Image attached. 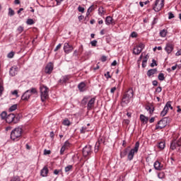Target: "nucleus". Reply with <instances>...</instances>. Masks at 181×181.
I'll list each match as a JSON object with an SVG mask.
<instances>
[{
	"label": "nucleus",
	"mask_w": 181,
	"mask_h": 181,
	"mask_svg": "<svg viewBox=\"0 0 181 181\" xmlns=\"http://www.w3.org/2000/svg\"><path fill=\"white\" fill-rule=\"evenodd\" d=\"M105 23L106 25H114L115 23L114 22V19L111 16H107L105 18Z\"/></svg>",
	"instance_id": "nucleus-16"
},
{
	"label": "nucleus",
	"mask_w": 181,
	"mask_h": 181,
	"mask_svg": "<svg viewBox=\"0 0 181 181\" xmlns=\"http://www.w3.org/2000/svg\"><path fill=\"white\" fill-rule=\"evenodd\" d=\"M169 124V118L164 117L156 126V129H163Z\"/></svg>",
	"instance_id": "nucleus-6"
},
{
	"label": "nucleus",
	"mask_w": 181,
	"mask_h": 181,
	"mask_svg": "<svg viewBox=\"0 0 181 181\" xmlns=\"http://www.w3.org/2000/svg\"><path fill=\"white\" fill-rule=\"evenodd\" d=\"M181 55V49H179L176 54H175V56H180Z\"/></svg>",
	"instance_id": "nucleus-64"
},
{
	"label": "nucleus",
	"mask_w": 181,
	"mask_h": 181,
	"mask_svg": "<svg viewBox=\"0 0 181 181\" xmlns=\"http://www.w3.org/2000/svg\"><path fill=\"white\" fill-rule=\"evenodd\" d=\"M52 153V151L50 150H44V155H50Z\"/></svg>",
	"instance_id": "nucleus-49"
},
{
	"label": "nucleus",
	"mask_w": 181,
	"mask_h": 181,
	"mask_svg": "<svg viewBox=\"0 0 181 181\" xmlns=\"http://www.w3.org/2000/svg\"><path fill=\"white\" fill-rule=\"evenodd\" d=\"M156 71L158 70L156 69H150L147 71V76L148 77H151V76H153V74H156Z\"/></svg>",
	"instance_id": "nucleus-20"
},
{
	"label": "nucleus",
	"mask_w": 181,
	"mask_h": 181,
	"mask_svg": "<svg viewBox=\"0 0 181 181\" xmlns=\"http://www.w3.org/2000/svg\"><path fill=\"white\" fill-rule=\"evenodd\" d=\"M10 181H21V178H19L18 176H15L11 177Z\"/></svg>",
	"instance_id": "nucleus-41"
},
{
	"label": "nucleus",
	"mask_w": 181,
	"mask_h": 181,
	"mask_svg": "<svg viewBox=\"0 0 181 181\" xmlns=\"http://www.w3.org/2000/svg\"><path fill=\"white\" fill-rule=\"evenodd\" d=\"M162 91V87L158 86L156 89V93H160Z\"/></svg>",
	"instance_id": "nucleus-55"
},
{
	"label": "nucleus",
	"mask_w": 181,
	"mask_h": 181,
	"mask_svg": "<svg viewBox=\"0 0 181 181\" xmlns=\"http://www.w3.org/2000/svg\"><path fill=\"white\" fill-rule=\"evenodd\" d=\"M96 144H99V145H101V144H104V139H103V138L99 139Z\"/></svg>",
	"instance_id": "nucleus-52"
},
{
	"label": "nucleus",
	"mask_w": 181,
	"mask_h": 181,
	"mask_svg": "<svg viewBox=\"0 0 181 181\" xmlns=\"http://www.w3.org/2000/svg\"><path fill=\"white\" fill-rule=\"evenodd\" d=\"M69 80H70V76L65 75L59 79V83L61 84H64L66 81H69Z\"/></svg>",
	"instance_id": "nucleus-17"
},
{
	"label": "nucleus",
	"mask_w": 181,
	"mask_h": 181,
	"mask_svg": "<svg viewBox=\"0 0 181 181\" xmlns=\"http://www.w3.org/2000/svg\"><path fill=\"white\" fill-rule=\"evenodd\" d=\"M18 108V105H13L12 106H11V107L9 108V112H13V111H15L16 110H17Z\"/></svg>",
	"instance_id": "nucleus-33"
},
{
	"label": "nucleus",
	"mask_w": 181,
	"mask_h": 181,
	"mask_svg": "<svg viewBox=\"0 0 181 181\" xmlns=\"http://www.w3.org/2000/svg\"><path fill=\"white\" fill-rule=\"evenodd\" d=\"M139 149V141H136L134 146V148L131 149L127 154V159L129 160H132L134 159V156L135 153H138V151Z\"/></svg>",
	"instance_id": "nucleus-5"
},
{
	"label": "nucleus",
	"mask_w": 181,
	"mask_h": 181,
	"mask_svg": "<svg viewBox=\"0 0 181 181\" xmlns=\"http://www.w3.org/2000/svg\"><path fill=\"white\" fill-rule=\"evenodd\" d=\"M158 78L160 81H163V80H165V74L163 73H160L158 76Z\"/></svg>",
	"instance_id": "nucleus-31"
},
{
	"label": "nucleus",
	"mask_w": 181,
	"mask_h": 181,
	"mask_svg": "<svg viewBox=\"0 0 181 181\" xmlns=\"http://www.w3.org/2000/svg\"><path fill=\"white\" fill-rule=\"evenodd\" d=\"M8 15L10 16H13L15 15V11L12 8H8Z\"/></svg>",
	"instance_id": "nucleus-40"
},
{
	"label": "nucleus",
	"mask_w": 181,
	"mask_h": 181,
	"mask_svg": "<svg viewBox=\"0 0 181 181\" xmlns=\"http://www.w3.org/2000/svg\"><path fill=\"white\" fill-rule=\"evenodd\" d=\"M54 65L52 62H49L45 66V72L46 74H52V71H53V69Z\"/></svg>",
	"instance_id": "nucleus-12"
},
{
	"label": "nucleus",
	"mask_w": 181,
	"mask_h": 181,
	"mask_svg": "<svg viewBox=\"0 0 181 181\" xmlns=\"http://www.w3.org/2000/svg\"><path fill=\"white\" fill-rule=\"evenodd\" d=\"M172 106V102L168 101L166 103L165 107L167 108V110H169V108H170V107Z\"/></svg>",
	"instance_id": "nucleus-39"
},
{
	"label": "nucleus",
	"mask_w": 181,
	"mask_h": 181,
	"mask_svg": "<svg viewBox=\"0 0 181 181\" xmlns=\"http://www.w3.org/2000/svg\"><path fill=\"white\" fill-rule=\"evenodd\" d=\"M138 36V34L136 32H132L131 34L132 37H136Z\"/></svg>",
	"instance_id": "nucleus-56"
},
{
	"label": "nucleus",
	"mask_w": 181,
	"mask_h": 181,
	"mask_svg": "<svg viewBox=\"0 0 181 181\" xmlns=\"http://www.w3.org/2000/svg\"><path fill=\"white\" fill-rule=\"evenodd\" d=\"M87 130V127H82L81 129V134H86V131Z\"/></svg>",
	"instance_id": "nucleus-48"
},
{
	"label": "nucleus",
	"mask_w": 181,
	"mask_h": 181,
	"mask_svg": "<svg viewBox=\"0 0 181 181\" xmlns=\"http://www.w3.org/2000/svg\"><path fill=\"white\" fill-rule=\"evenodd\" d=\"M168 111H169L168 110V108L164 107L163 111L160 112V116L161 117H165V115H166V114H168Z\"/></svg>",
	"instance_id": "nucleus-30"
},
{
	"label": "nucleus",
	"mask_w": 181,
	"mask_h": 181,
	"mask_svg": "<svg viewBox=\"0 0 181 181\" xmlns=\"http://www.w3.org/2000/svg\"><path fill=\"white\" fill-rule=\"evenodd\" d=\"M141 52H142L141 49H139L138 47H136L134 48V51H133L134 54L138 55L141 53Z\"/></svg>",
	"instance_id": "nucleus-27"
},
{
	"label": "nucleus",
	"mask_w": 181,
	"mask_h": 181,
	"mask_svg": "<svg viewBox=\"0 0 181 181\" xmlns=\"http://www.w3.org/2000/svg\"><path fill=\"white\" fill-rule=\"evenodd\" d=\"M155 66H157L156 61L155 59H153L152 63L151 64V67H155Z\"/></svg>",
	"instance_id": "nucleus-53"
},
{
	"label": "nucleus",
	"mask_w": 181,
	"mask_h": 181,
	"mask_svg": "<svg viewBox=\"0 0 181 181\" xmlns=\"http://www.w3.org/2000/svg\"><path fill=\"white\" fill-rule=\"evenodd\" d=\"M0 117L1 119H6V117H8L6 112H2L0 115Z\"/></svg>",
	"instance_id": "nucleus-34"
},
{
	"label": "nucleus",
	"mask_w": 181,
	"mask_h": 181,
	"mask_svg": "<svg viewBox=\"0 0 181 181\" xmlns=\"http://www.w3.org/2000/svg\"><path fill=\"white\" fill-rule=\"evenodd\" d=\"M90 45H91V46H93V47L97 46V40H95L91 41Z\"/></svg>",
	"instance_id": "nucleus-51"
},
{
	"label": "nucleus",
	"mask_w": 181,
	"mask_h": 181,
	"mask_svg": "<svg viewBox=\"0 0 181 181\" xmlns=\"http://www.w3.org/2000/svg\"><path fill=\"white\" fill-rule=\"evenodd\" d=\"M173 45L170 44V43H168L165 45V52H167L168 54H170L172 53V52H173Z\"/></svg>",
	"instance_id": "nucleus-14"
},
{
	"label": "nucleus",
	"mask_w": 181,
	"mask_h": 181,
	"mask_svg": "<svg viewBox=\"0 0 181 181\" xmlns=\"http://www.w3.org/2000/svg\"><path fill=\"white\" fill-rule=\"evenodd\" d=\"M127 155H128V148L123 150L120 153L121 158H124V156H127Z\"/></svg>",
	"instance_id": "nucleus-29"
},
{
	"label": "nucleus",
	"mask_w": 181,
	"mask_h": 181,
	"mask_svg": "<svg viewBox=\"0 0 181 181\" xmlns=\"http://www.w3.org/2000/svg\"><path fill=\"white\" fill-rule=\"evenodd\" d=\"M100 146L98 143H96L95 145V150L94 152L95 153H97V152H98V151L100 150Z\"/></svg>",
	"instance_id": "nucleus-38"
},
{
	"label": "nucleus",
	"mask_w": 181,
	"mask_h": 181,
	"mask_svg": "<svg viewBox=\"0 0 181 181\" xmlns=\"http://www.w3.org/2000/svg\"><path fill=\"white\" fill-rule=\"evenodd\" d=\"M95 103V98H91L88 103V110H91L94 106V103Z\"/></svg>",
	"instance_id": "nucleus-19"
},
{
	"label": "nucleus",
	"mask_w": 181,
	"mask_h": 181,
	"mask_svg": "<svg viewBox=\"0 0 181 181\" xmlns=\"http://www.w3.org/2000/svg\"><path fill=\"white\" fill-rule=\"evenodd\" d=\"M2 91H4V86L2 79H0V97L2 95Z\"/></svg>",
	"instance_id": "nucleus-35"
},
{
	"label": "nucleus",
	"mask_w": 181,
	"mask_h": 181,
	"mask_svg": "<svg viewBox=\"0 0 181 181\" xmlns=\"http://www.w3.org/2000/svg\"><path fill=\"white\" fill-rule=\"evenodd\" d=\"M22 128L17 127L15 128L11 133V139L13 141H19V138L22 136Z\"/></svg>",
	"instance_id": "nucleus-2"
},
{
	"label": "nucleus",
	"mask_w": 181,
	"mask_h": 181,
	"mask_svg": "<svg viewBox=\"0 0 181 181\" xmlns=\"http://www.w3.org/2000/svg\"><path fill=\"white\" fill-rule=\"evenodd\" d=\"M93 11H94V5H91L88 8V11L89 12V13H91V12H93Z\"/></svg>",
	"instance_id": "nucleus-46"
},
{
	"label": "nucleus",
	"mask_w": 181,
	"mask_h": 181,
	"mask_svg": "<svg viewBox=\"0 0 181 181\" xmlns=\"http://www.w3.org/2000/svg\"><path fill=\"white\" fill-rule=\"evenodd\" d=\"M146 110L149 112V114H153V111H155V107H153V106H146Z\"/></svg>",
	"instance_id": "nucleus-26"
},
{
	"label": "nucleus",
	"mask_w": 181,
	"mask_h": 181,
	"mask_svg": "<svg viewBox=\"0 0 181 181\" xmlns=\"http://www.w3.org/2000/svg\"><path fill=\"white\" fill-rule=\"evenodd\" d=\"M140 119L143 124H148V117L144 115H140Z\"/></svg>",
	"instance_id": "nucleus-21"
},
{
	"label": "nucleus",
	"mask_w": 181,
	"mask_h": 181,
	"mask_svg": "<svg viewBox=\"0 0 181 181\" xmlns=\"http://www.w3.org/2000/svg\"><path fill=\"white\" fill-rule=\"evenodd\" d=\"M37 90H36V88H31L30 90H26L23 95L21 96V100L23 101H28L30 98L32 94H37Z\"/></svg>",
	"instance_id": "nucleus-4"
},
{
	"label": "nucleus",
	"mask_w": 181,
	"mask_h": 181,
	"mask_svg": "<svg viewBox=\"0 0 181 181\" xmlns=\"http://www.w3.org/2000/svg\"><path fill=\"white\" fill-rule=\"evenodd\" d=\"M148 59H149V56L147 54L145 56L142 61V67L145 68L146 67V63H148Z\"/></svg>",
	"instance_id": "nucleus-23"
},
{
	"label": "nucleus",
	"mask_w": 181,
	"mask_h": 181,
	"mask_svg": "<svg viewBox=\"0 0 181 181\" xmlns=\"http://www.w3.org/2000/svg\"><path fill=\"white\" fill-rule=\"evenodd\" d=\"M105 11H104V7L100 6L98 8V13L99 15H100V16H104V13H105Z\"/></svg>",
	"instance_id": "nucleus-28"
},
{
	"label": "nucleus",
	"mask_w": 181,
	"mask_h": 181,
	"mask_svg": "<svg viewBox=\"0 0 181 181\" xmlns=\"http://www.w3.org/2000/svg\"><path fill=\"white\" fill-rule=\"evenodd\" d=\"M166 35H168V30H166L165 29L160 31V36L161 37H166Z\"/></svg>",
	"instance_id": "nucleus-25"
},
{
	"label": "nucleus",
	"mask_w": 181,
	"mask_h": 181,
	"mask_svg": "<svg viewBox=\"0 0 181 181\" xmlns=\"http://www.w3.org/2000/svg\"><path fill=\"white\" fill-rule=\"evenodd\" d=\"M73 46L69 45V42H65L64 45V52L66 54H69V53H71L74 50Z\"/></svg>",
	"instance_id": "nucleus-11"
},
{
	"label": "nucleus",
	"mask_w": 181,
	"mask_h": 181,
	"mask_svg": "<svg viewBox=\"0 0 181 181\" xmlns=\"http://www.w3.org/2000/svg\"><path fill=\"white\" fill-rule=\"evenodd\" d=\"M27 25H34L35 21L32 18H28L26 21Z\"/></svg>",
	"instance_id": "nucleus-37"
},
{
	"label": "nucleus",
	"mask_w": 181,
	"mask_h": 181,
	"mask_svg": "<svg viewBox=\"0 0 181 181\" xmlns=\"http://www.w3.org/2000/svg\"><path fill=\"white\" fill-rule=\"evenodd\" d=\"M14 55H15V53L13 52H11L8 54L7 57H8V59H12Z\"/></svg>",
	"instance_id": "nucleus-44"
},
{
	"label": "nucleus",
	"mask_w": 181,
	"mask_h": 181,
	"mask_svg": "<svg viewBox=\"0 0 181 181\" xmlns=\"http://www.w3.org/2000/svg\"><path fill=\"white\" fill-rule=\"evenodd\" d=\"M73 169L72 165H69L68 166L65 167V172L67 173L68 172H70Z\"/></svg>",
	"instance_id": "nucleus-36"
},
{
	"label": "nucleus",
	"mask_w": 181,
	"mask_h": 181,
	"mask_svg": "<svg viewBox=\"0 0 181 181\" xmlns=\"http://www.w3.org/2000/svg\"><path fill=\"white\" fill-rule=\"evenodd\" d=\"M78 88L81 91H84L86 88V83L84 82H81L78 85Z\"/></svg>",
	"instance_id": "nucleus-22"
},
{
	"label": "nucleus",
	"mask_w": 181,
	"mask_h": 181,
	"mask_svg": "<svg viewBox=\"0 0 181 181\" xmlns=\"http://www.w3.org/2000/svg\"><path fill=\"white\" fill-rule=\"evenodd\" d=\"M47 173H49V168L47 166H45L40 171V175L42 177H47Z\"/></svg>",
	"instance_id": "nucleus-15"
},
{
	"label": "nucleus",
	"mask_w": 181,
	"mask_h": 181,
	"mask_svg": "<svg viewBox=\"0 0 181 181\" xmlns=\"http://www.w3.org/2000/svg\"><path fill=\"white\" fill-rule=\"evenodd\" d=\"M117 90V87H113L110 89V93L112 94H114V93H115V90Z\"/></svg>",
	"instance_id": "nucleus-58"
},
{
	"label": "nucleus",
	"mask_w": 181,
	"mask_h": 181,
	"mask_svg": "<svg viewBox=\"0 0 181 181\" xmlns=\"http://www.w3.org/2000/svg\"><path fill=\"white\" fill-rule=\"evenodd\" d=\"M18 66H12L11 68H10L9 70V75L11 76V77H15V76H16V74H18Z\"/></svg>",
	"instance_id": "nucleus-13"
},
{
	"label": "nucleus",
	"mask_w": 181,
	"mask_h": 181,
	"mask_svg": "<svg viewBox=\"0 0 181 181\" xmlns=\"http://www.w3.org/2000/svg\"><path fill=\"white\" fill-rule=\"evenodd\" d=\"M177 69V64H175V66H173L172 68H171V70L173 71H175V70Z\"/></svg>",
	"instance_id": "nucleus-61"
},
{
	"label": "nucleus",
	"mask_w": 181,
	"mask_h": 181,
	"mask_svg": "<svg viewBox=\"0 0 181 181\" xmlns=\"http://www.w3.org/2000/svg\"><path fill=\"white\" fill-rule=\"evenodd\" d=\"M62 124L65 127H70V125H71V122H70V120H69V119H64Z\"/></svg>",
	"instance_id": "nucleus-24"
},
{
	"label": "nucleus",
	"mask_w": 181,
	"mask_h": 181,
	"mask_svg": "<svg viewBox=\"0 0 181 181\" xmlns=\"http://www.w3.org/2000/svg\"><path fill=\"white\" fill-rule=\"evenodd\" d=\"M17 32H18V33H22V32H23V27L19 26V27L17 28Z\"/></svg>",
	"instance_id": "nucleus-47"
},
{
	"label": "nucleus",
	"mask_w": 181,
	"mask_h": 181,
	"mask_svg": "<svg viewBox=\"0 0 181 181\" xmlns=\"http://www.w3.org/2000/svg\"><path fill=\"white\" fill-rule=\"evenodd\" d=\"M158 148L159 149H165V144L164 141H161L158 144Z\"/></svg>",
	"instance_id": "nucleus-32"
},
{
	"label": "nucleus",
	"mask_w": 181,
	"mask_h": 181,
	"mask_svg": "<svg viewBox=\"0 0 181 181\" xmlns=\"http://www.w3.org/2000/svg\"><path fill=\"white\" fill-rule=\"evenodd\" d=\"M87 101H88V97L86 96L82 100V104H84V105L87 104Z\"/></svg>",
	"instance_id": "nucleus-42"
},
{
	"label": "nucleus",
	"mask_w": 181,
	"mask_h": 181,
	"mask_svg": "<svg viewBox=\"0 0 181 181\" xmlns=\"http://www.w3.org/2000/svg\"><path fill=\"white\" fill-rule=\"evenodd\" d=\"M138 48L140 49V50H144V49H145V45L142 43H140L138 46H137Z\"/></svg>",
	"instance_id": "nucleus-43"
},
{
	"label": "nucleus",
	"mask_w": 181,
	"mask_h": 181,
	"mask_svg": "<svg viewBox=\"0 0 181 181\" xmlns=\"http://www.w3.org/2000/svg\"><path fill=\"white\" fill-rule=\"evenodd\" d=\"M40 97L42 103H45L47 98H49V88L45 86H42L40 88Z\"/></svg>",
	"instance_id": "nucleus-3"
},
{
	"label": "nucleus",
	"mask_w": 181,
	"mask_h": 181,
	"mask_svg": "<svg viewBox=\"0 0 181 181\" xmlns=\"http://www.w3.org/2000/svg\"><path fill=\"white\" fill-rule=\"evenodd\" d=\"M64 151H66V145H64L60 150V153L61 155H63L64 153Z\"/></svg>",
	"instance_id": "nucleus-45"
},
{
	"label": "nucleus",
	"mask_w": 181,
	"mask_h": 181,
	"mask_svg": "<svg viewBox=\"0 0 181 181\" xmlns=\"http://www.w3.org/2000/svg\"><path fill=\"white\" fill-rule=\"evenodd\" d=\"M101 62H107V57L105 56L102 57Z\"/></svg>",
	"instance_id": "nucleus-63"
},
{
	"label": "nucleus",
	"mask_w": 181,
	"mask_h": 181,
	"mask_svg": "<svg viewBox=\"0 0 181 181\" xmlns=\"http://www.w3.org/2000/svg\"><path fill=\"white\" fill-rule=\"evenodd\" d=\"M105 77L107 78H111V75H110V71H107L106 74H105Z\"/></svg>",
	"instance_id": "nucleus-57"
},
{
	"label": "nucleus",
	"mask_w": 181,
	"mask_h": 181,
	"mask_svg": "<svg viewBox=\"0 0 181 181\" xmlns=\"http://www.w3.org/2000/svg\"><path fill=\"white\" fill-rule=\"evenodd\" d=\"M165 0H156L154 6L153 7L155 12H159L163 6H165Z\"/></svg>",
	"instance_id": "nucleus-7"
},
{
	"label": "nucleus",
	"mask_w": 181,
	"mask_h": 181,
	"mask_svg": "<svg viewBox=\"0 0 181 181\" xmlns=\"http://www.w3.org/2000/svg\"><path fill=\"white\" fill-rule=\"evenodd\" d=\"M154 169H156V170H160L163 166L160 165V162H159L158 160H156L154 164Z\"/></svg>",
	"instance_id": "nucleus-18"
},
{
	"label": "nucleus",
	"mask_w": 181,
	"mask_h": 181,
	"mask_svg": "<svg viewBox=\"0 0 181 181\" xmlns=\"http://www.w3.org/2000/svg\"><path fill=\"white\" fill-rule=\"evenodd\" d=\"M60 47H62V44H59L56 48L54 49V52H57V50H59V49H60Z\"/></svg>",
	"instance_id": "nucleus-59"
},
{
	"label": "nucleus",
	"mask_w": 181,
	"mask_h": 181,
	"mask_svg": "<svg viewBox=\"0 0 181 181\" xmlns=\"http://www.w3.org/2000/svg\"><path fill=\"white\" fill-rule=\"evenodd\" d=\"M173 18H175V15L173 14L172 12H170V13H168V19H173Z\"/></svg>",
	"instance_id": "nucleus-50"
},
{
	"label": "nucleus",
	"mask_w": 181,
	"mask_h": 181,
	"mask_svg": "<svg viewBox=\"0 0 181 181\" xmlns=\"http://www.w3.org/2000/svg\"><path fill=\"white\" fill-rule=\"evenodd\" d=\"M83 156L85 158H87V156H90L91 153H93V150L91 149V146L90 145H86L83 147Z\"/></svg>",
	"instance_id": "nucleus-8"
},
{
	"label": "nucleus",
	"mask_w": 181,
	"mask_h": 181,
	"mask_svg": "<svg viewBox=\"0 0 181 181\" xmlns=\"http://www.w3.org/2000/svg\"><path fill=\"white\" fill-rule=\"evenodd\" d=\"M6 122H8V124H11V122H14V124H16V122H18V121H19V119H18V117H16V116L15 115V114L11 113L9 114L6 119Z\"/></svg>",
	"instance_id": "nucleus-9"
},
{
	"label": "nucleus",
	"mask_w": 181,
	"mask_h": 181,
	"mask_svg": "<svg viewBox=\"0 0 181 181\" xmlns=\"http://www.w3.org/2000/svg\"><path fill=\"white\" fill-rule=\"evenodd\" d=\"M132 97H134V89H132V88H130L124 94L122 99V104H129V101H131V98H132Z\"/></svg>",
	"instance_id": "nucleus-1"
},
{
	"label": "nucleus",
	"mask_w": 181,
	"mask_h": 181,
	"mask_svg": "<svg viewBox=\"0 0 181 181\" xmlns=\"http://www.w3.org/2000/svg\"><path fill=\"white\" fill-rule=\"evenodd\" d=\"M152 84H153V86L156 87L158 86V81H156V80L153 81Z\"/></svg>",
	"instance_id": "nucleus-60"
},
{
	"label": "nucleus",
	"mask_w": 181,
	"mask_h": 181,
	"mask_svg": "<svg viewBox=\"0 0 181 181\" xmlns=\"http://www.w3.org/2000/svg\"><path fill=\"white\" fill-rule=\"evenodd\" d=\"M78 12H81L82 13H84V8L81 6L78 7Z\"/></svg>",
	"instance_id": "nucleus-54"
},
{
	"label": "nucleus",
	"mask_w": 181,
	"mask_h": 181,
	"mask_svg": "<svg viewBox=\"0 0 181 181\" xmlns=\"http://www.w3.org/2000/svg\"><path fill=\"white\" fill-rule=\"evenodd\" d=\"M60 173V170H54V175H59Z\"/></svg>",
	"instance_id": "nucleus-62"
},
{
	"label": "nucleus",
	"mask_w": 181,
	"mask_h": 181,
	"mask_svg": "<svg viewBox=\"0 0 181 181\" xmlns=\"http://www.w3.org/2000/svg\"><path fill=\"white\" fill-rule=\"evenodd\" d=\"M176 148H178L179 151H180V148H181V141L178 140V141H173V142H171L170 144V149H172V151H175V149H176Z\"/></svg>",
	"instance_id": "nucleus-10"
}]
</instances>
